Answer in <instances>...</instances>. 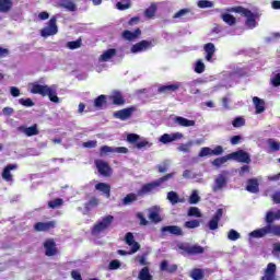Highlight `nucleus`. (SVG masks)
Instances as JSON below:
<instances>
[{
    "label": "nucleus",
    "mask_w": 280,
    "mask_h": 280,
    "mask_svg": "<svg viewBox=\"0 0 280 280\" xmlns=\"http://www.w3.org/2000/svg\"><path fill=\"white\" fill-rule=\"evenodd\" d=\"M276 220H280V210L268 211L265 217L266 225L250 232L249 237L261 238L266 237V235H275L276 237H280V225L275 224Z\"/></svg>",
    "instance_id": "nucleus-1"
},
{
    "label": "nucleus",
    "mask_w": 280,
    "mask_h": 280,
    "mask_svg": "<svg viewBox=\"0 0 280 280\" xmlns=\"http://www.w3.org/2000/svg\"><path fill=\"white\" fill-rule=\"evenodd\" d=\"M31 93L34 95H42L43 97H49L50 102H54L55 104L60 103V98L58 97V86L57 85H42L38 83H32L31 84Z\"/></svg>",
    "instance_id": "nucleus-2"
},
{
    "label": "nucleus",
    "mask_w": 280,
    "mask_h": 280,
    "mask_svg": "<svg viewBox=\"0 0 280 280\" xmlns=\"http://www.w3.org/2000/svg\"><path fill=\"white\" fill-rule=\"evenodd\" d=\"M173 176H176V173H168L164 175L163 177H160L151 183L144 184L141 189L138 190V196H148L150 194H153V191H156L163 183H167Z\"/></svg>",
    "instance_id": "nucleus-3"
},
{
    "label": "nucleus",
    "mask_w": 280,
    "mask_h": 280,
    "mask_svg": "<svg viewBox=\"0 0 280 280\" xmlns=\"http://www.w3.org/2000/svg\"><path fill=\"white\" fill-rule=\"evenodd\" d=\"M230 12H236V14L245 16V25L248 27V30H254V27H257V15H255V13H253L250 10L243 7H235L230 9Z\"/></svg>",
    "instance_id": "nucleus-4"
},
{
    "label": "nucleus",
    "mask_w": 280,
    "mask_h": 280,
    "mask_svg": "<svg viewBox=\"0 0 280 280\" xmlns=\"http://www.w3.org/2000/svg\"><path fill=\"white\" fill-rule=\"evenodd\" d=\"M196 84H202V81L194 80L188 83L176 82V83L168 84V85H161L158 89V91H159V93H175V91H177L179 89H183L185 86H189L191 89L192 86H196Z\"/></svg>",
    "instance_id": "nucleus-5"
},
{
    "label": "nucleus",
    "mask_w": 280,
    "mask_h": 280,
    "mask_svg": "<svg viewBox=\"0 0 280 280\" xmlns=\"http://www.w3.org/2000/svg\"><path fill=\"white\" fill-rule=\"evenodd\" d=\"M229 171H222L214 177V182L212 184L213 194H218V191H222L229 185Z\"/></svg>",
    "instance_id": "nucleus-6"
},
{
    "label": "nucleus",
    "mask_w": 280,
    "mask_h": 280,
    "mask_svg": "<svg viewBox=\"0 0 280 280\" xmlns=\"http://www.w3.org/2000/svg\"><path fill=\"white\" fill-rule=\"evenodd\" d=\"M113 220H115L114 215H106L101 221L96 222L92 229V235H100V233H104L106 229L110 228Z\"/></svg>",
    "instance_id": "nucleus-7"
},
{
    "label": "nucleus",
    "mask_w": 280,
    "mask_h": 280,
    "mask_svg": "<svg viewBox=\"0 0 280 280\" xmlns=\"http://www.w3.org/2000/svg\"><path fill=\"white\" fill-rule=\"evenodd\" d=\"M58 19L56 16H52L47 25L40 31V36L43 38H48V36H56L58 34Z\"/></svg>",
    "instance_id": "nucleus-8"
},
{
    "label": "nucleus",
    "mask_w": 280,
    "mask_h": 280,
    "mask_svg": "<svg viewBox=\"0 0 280 280\" xmlns=\"http://www.w3.org/2000/svg\"><path fill=\"white\" fill-rule=\"evenodd\" d=\"M128 154V148L126 147H108L103 145L100 149V156H107V154Z\"/></svg>",
    "instance_id": "nucleus-9"
},
{
    "label": "nucleus",
    "mask_w": 280,
    "mask_h": 280,
    "mask_svg": "<svg viewBox=\"0 0 280 280\" xmlns=\"http://www.w3.org/2000/svg\"><path fill=\"white\" fill-rule=\"evenodd\" d=\"M221 154H224V148L222 145H217L214 149L203 147L200 149L198 156L203 159V156H220Z\"/></svg>",
    "instance_id": "nucleus-10"
},
{
    "label": "nucleus",
    "mask_w": 280,
    "mask_h": 280,
    "mask_svg": "<svg viewBox=\"0 0 280 280\" xmlns=\"http://www.w3.org/2000/svg\"><path fill=\"white\" fill-rule=\"evenodd\" d=\"M94 163L101 176H105L106 178H108L109 176H113V168L110 167V165H108V162L104 160H95Z\"/></svg>",
    "instance_id": "nucleus-11"
},
{
    "label": "nucleus",
    "mask_w": 280,
    "mask_h": 280,
    "mask_svg": "<svg viewBox=\"0 0 280 280\" xmlns=\"http://www.w3.org/2000/svg\"><path fill=\"white\" fill-rule=\"evenodd\" d=\"M178 249L184 250L188 255H202V253H205V247H202L198 244H196V245L179 244Z\"/></svg>",
    "instance_id": "nucleus-12"
},
{
    "label": "nucleus",
    "mask_w": 280,
    "mask_h": 280,
    "mask_svg": "<svg viewBox=\"0 0 280 280\" xmlns=\"http://www.w3.org/2000/svg\"><path fill=\"white\" fill-rule=\"evenodd\" d=\"M229 158L233 161H237L238 163H250V154H248L244 150L233 152L229 154Z\"/></svg>",
    "instance_id": "nucleus-13"
},
{
    "label": "nucleus",
    "mask_w": 280,
    "mask_h": 280,
    "mask_svg": "<svg viewBox=\"0 0 280 280\" xmlns=\"http://www.w3.org/2000/svg\"><path fill=\"white\" fill-rule=\"evenodd\" d=\"M184 135L180 132L175 133H164L159 138L160 143L167 145V143H173V141H178L183 139Z\"/></svg>",
    "instance_id": "nucleus-14"
},
{
    "label": "nucleus",
    "mask_w": 280,
    "mask_h": 280,
    "mask_svg": "<svg viewBox=\"0 0 280 280\" xmlns=\"http://www.w3.org/2000/svg\"><path fill=\"white\" fill-rule=\"evenodd\" d=\"M137 110V107H128L125 109H120L118 112L114 113V117L116 119H120V121H126L127 119H130L132 117V114Z\"/></svg>",
    "instance_id": "nucleus-15"
},
{
    "label": "nucleus",
    "mask_w": 280,
    "mask_h": 280,
    "mask_svg": "<svg viewBox=\"0 0 280 280\" xmlns=\"http://www.w3.org/2000/svg\"><path fill=\"white\" fill-rule=\"evenodd\" d=\"M12 170H19V164H9L2 171V178L5 183H10L11 185L14 183V176L12 175Z\"/></svg>",
    "instance_id": "nucleus-16"
},
{
    "label": "nucleus",
    "mask_w": 280,
    "mask_h": 280,
    "mask_svg": "<svg viewBox=\"0 0 280 280\" xmlns=\"http://www.w3.org/2000/svg\"><path fill=\"white\" fill-rule=\"evenodd\" d=\"M222 215H224V209L219 208L208 223V228L210 229V231H217L218 224L220 220H222Z\"/></svg>",
    "instance_id": "nucleus-17"
},
{
    "label": "nucleus",
    "mask_w": 280,
    "mask_h": 280,
    "mask_svg": "<svg viewBox=\"0 0 280 280\" xmlns=\"http://www.w3.org/2000/svg\"><path fill=\"white\" fill-rule=\"evenodd\" d=\"M173 124H175V126H179L180 128H191L196 126V120H189L182 116H175L173 118Z\"/></svg>",
    "instance_id": "nucleus-18"
},
{
    "label": "nucleus",
    "mask_w": 280,
    "mask_h": 280,
    "mask_svg": "<svg viewBox=\"0 0 280 280\" xmlns=\"http://www.w3.org/2000/svg\"><path fill=\"white\" fill-rule=\"evenodd\" d=\"M277 277V265L269 262L265 269V273L261 277V280H275Z\"/></svg>",
    "instance_id": "nucleus-19"
},
{
    "label": "nucleus",
    "mask_w": 280,
    "mask_h": 280,
    "mask_svg": "<svg viewBox=\"0 0 280 280\" xmlns=\"http://www.w3.org/2000/svg\"><path fill=\"white\" fill-rule=\"evenodd\" d=\"M125 242L126 244H128V246H131V250L129 254H135L141 248V245H139V243L135 241V235L132 234V232L126 234Z\"/></svg>",
    "instance_id": "nucleus-20"
},
{
    "label": "nucleus",
    "mask_w": 280,
    "mask_h": 280,
    "mask_svg": "<svg viewBox=\"0 0 280 280\" xmlns=\"http://www.w3.org/2000/svg\"><path fill=\"white\" fill-rule=\"evenodd\" d=\"M150 47H152V42L142 40L131 47V54H141V51H147Z\"/></svg>",
    "instance_id": "nucleus-21"
},
{
    "label": "nucleus",
    "mask_w": 280,
    "mask_h": 280,
    "mask_svg": "<svg viewBox=\"0 0 280 280\" xmlns=\"http://www.w3.org/2000/svg\"><path fill=\"white\" fill-rule=\"evenodd\" d=\"M161 233L162 235H167V233H170V235L178 236L183 235V229H180L178 225H166L161 229Z\"/></svg>",
    "instance_id": "nucleus-22"
},
{
    "label": "nucleus",
    "mask_w": 280,
    "mask_h": 280,
    "mask_svg": "<svg viewBox=\"0 0 280 280\" xmlns=\"http://www.w3.org/2000/svg\"><path fill=\"white\" fill-rule=\"evenodd\" d=\"M56 228V221L48 222H37L34 225V230L37 232L51 231V229Z\"/></svg>",
    "instance_id": "nucleus-23"
},
{
    "label": "nucleus",
    "mask_w": 280,
    "mask_h": 280,
    "mask_svg": "<svg viewBox=\"0 0 280 280\" xmlns=\"http://www.w3.org/2000/svg\"><path fill=\"white\" fill-rule=\"evenodd\" d=\"M44 248L46 250L45 255L47 257H54V255H56V242L54 238L45 241Z\"/></svg>",
    "instance_id": "nucleus-24"
},
{
    "label": "nucleus",
    "mask_w": 280,
    "mask_h": 280,
    "mask_svg": "<svg viewBox=\"0 0 280 280\" xmlns=\"http://www.w3.org/2000/svg\"><path fill=\"white\" fill-rule=\"evenodd\" d=\"M203 51L206 54V60L208 62H213V56L215 54V45L213 43H208L203 46Z\"/></svg>",
    "instance_id": "nucleus-25"
},
{
    "label": "nucleus",
    "mask_w": 280,
    "mask_h": 280,
    "mask_svg": "<svg viewBox=\"0 0 280 280\" xmlns=\"http://www.w3.org/2000/svg\"><path fill=\"white\" fill-rule=\"evenodd\" d=\"M18 130H20V132H23L24 135H26V137H34L35 135H38V126L37 125H33L31 127H19Z\"/></svg>",
    "instance_id": "nucleus-26"
},
{
    "label": "nucleus",
    "mask_w": 280,
    "mask_h": 280,
    "mask_svg": "<svg viewBox=\"0 0 280 280\" xmlns=\"http://www.w3.org/2000/svg\"><path fill=\"white\" fill-rule=\"evenodd\" d=\"M114 56H117V50L115 48L107 49L100 56L98 62H108Z\"/></svg>",
    "instance_id": "nucleus-27"
},
{
    "label": "nucleus",
    "mask_w": 280,
    "mask_h": 280,
    "mask_svg": "<svg viewBox=\"0 0 280 280\" xmlns=\"http://www.w3.org/2000/svg\"><path fill=\"white\" fill-rule=\"evenodd\" d=\"M166 200H168V202H171L173 206L178 205L179 202H185V200L178 196V192L174 190L167 192Z\"/></svg>",
    "instance_id": "nucleus-28"
},
{
    "label": "nucleus",
    "mask_w": 280,
    "mask_h": 280,
    "mask_svg": "<svg viewBox=\"0 0 280 280\" xmlns=\"http://www.w3.org/2000/svg\"><path fill=\"white\" fill-rule=\"evenodd\" d=\"M253 102L256 108V114L257 115H261V113H264V110H266V102H264V100L254 96L253 97Z\"/></svg>",
    "instance_id": "nucleus-29"
},
{
    "label": "nucleus",
    "mask_w": 280,
    "mask_h": 280,
    "mask_svg": "<svg viewBox=\"0 0 280 280\" xmlns=\"http://www.w3.org/2000/svg\"><path fill=\"white\" fill-rule=\"evenodd\" d=\"M95 189L96 191H102L105 198H110V185L106 183H97Z\"/></svg>",
    "instance_id": "nucleus-30"
},
{
    "label": "nucleus",
    "mask_w": 280,
    "mask_h": 280,
    "mask_svg": "<svg viewBox=\"0 0 280 280\" xmlns=\"http://www.w3.org/2000/svg\"><path fill=\"white\" fill-rule=\"evenodd\" d=\"M246 189H247V191H249V194H258L259 182H257V179H255V178L248 179Z\"/></svg>",
    "instance_id": "nucleus-31"
},
{
    "label": "nucleus",
    "mask_w": 280,
    "mask_h": 280,
    "mask_svg": "<svg viewBox=\"0 0 280 280\" xmlns=\"http://www.w3.org/2000/svg\"><path fill=\"white\" fill-rule=\"evenodd\" d=\"M59 5L68 10V12H75L78 10V5L74 4L73 0H60Z\"/></svg>",
    "instance_id": "nucleus-32"
},
{
    "label": "nucleus",
    "mask_w": 280,
    "mask_h": 280,
    "mask_svg": "<svg viewBox=\"0 0 280 280\" xmlns=\"http://www.w3.org/2000/svg\"><path fill=\"white\" fill-rule=\"evenodd\" d=\"M14 2L12 0H0V12L8 14L12 10Z\"/></svg>",
    "instance_id": "nucleus-33"
},
{
    "label": "nucleus",
    "mask_w": 280,
    "mask_h": 280,
    "mask_svg": "<svg viewBox=\"0 0 280 280\" xmlns=\"http://www.w3.org/2000/svg\"><path fill=\"white\" fill-rule=\"evenodd\" d=\"M116 106H121L122 104H126V101L124 100V96L120 92H113V95L109 97Z\"/></svg>",
    "instance_id": "nucleus-34"
},
{
    "label": "nucleus",
    "mask_w": 280,
    "mask_h": 280,
    "mask_svg": "<svg viewBox=\"0 0 280 280\" xmlns=\"http://www.w3.org/2000/svg\"><path fill=\"white\" fill-rule=\"evenodd\" d=\"M140 34H141V30L140 28H137L135 32L125 31L122 33V38H125V40H135V38L140 36Z\"/></svg>",
    "instance_id": "nucleus-35"
},
{
    "label": "nucleus",
    "mask_w": 280,
    "mask_h": 280,
    "mask_svg": "<svg viewBox=\"0 0 280 280\" xmlns=\"http://www.w3.org/2000/svg\"><path fill=\"white\" fill-rule=\"evenodd\" d=\"M194 147V141H188L186 143H180L177 147V152H183L184 154H189L191 152V148Z\"/></svg>",
    "instance_id": "nucleus-36"
},
{
    "label": "nucleus",
    "mask_w": 280,
    "mask_h": 280,
    "mask_svg": "<svg viewBox=\"0 0 280 280\" xmlns=\"http://www.w3.org/2000/svg\"><path fill=\"white\" fill-rule=\"evenodd\" d=\"M139 280H152V275H150V268L143 267L139 275H138Z\"/></svg>",
    "instance_id": "nucleus-37"
},
{
    "label": "nucleus",
    "mask_w": 280,
    "mask_h": 280,
    "mask_svg": "<svg viewBox=\"0 0 280 280\" xmlns=\"http://www.w3.org/2000/svg\"><path fill=\"white\" fill-rule=\"evenodd\" d=\"M156 14V3H151V5L144 11V16L147 19H153Z\"/></svg>",
    "instance_id": "nucleus-38"
},
{
    "label": "nucleus",
    "mask_w": 280,
    "mask_h": 280,
    "mask_svg": "<svg viewBox=\"0 0 280 280\" xmlns=\"http://www.w3.org/2000/svg\"><path fill=\"white\" fill-rule=\"evenodd\" d=\"M62 205H65V200H62L61 198H57V199L48 201L49 209H58V208L62 207Z\"/></svg>",
    "instance_id": "nucleus-39"
},
{
    "label": "nucleus",
    "mask_w": 280,
    "mask_h": 280,
    "mask_svg": "<svg viewBox=\"0 0 280 280\" xmlns=\"http://www.w3.org/2000/svg\"><path fill=\"white\" fill-rule=\"evenodd\" d=\"M190 277L194 280H202L205 279V271H202V269H194L190 273Z\"/></svg>",
    "instance_id": "nucleus-40"
},
{
    "label": "nucleus",
    "mask_w": 280,
    "mask_h": 280,
    "mask_svg": "<svg viewBox=\"0 0 280 280\" xmlns=\"http://www.w3.org/2000/svg\"><path fill=\"white\" fill-rule=\"evenodd\" d=\"M231 160V158L228 155L222 156V158H217L213 162L212 165H214V167H222V165H224V163H226V161Z\"/></svg>",
    "instance_id": "nucleus-41"
},
{
    "label": "nucleus",
    "mask_w": 280,
    "mask_h": 280,
    "mask_svg": "<svg viewBox=\"0 0 280 280\" xmlns=\"http://www.w3.org/2000/svg\"><path fill=\"white\" fill-rule=\"evenodd\" d=\"M170 164H171L170 160L163 161L161 164L156 166L158 172H160V174H165V172L170 170Z\"/></svg>",
    "instance_id": "nucleus-42"
},
{
    "label": "nucleus",
    "mask_w": 280,
    "mask_h": 280,
    "mask_svg": "<svg viewBox=\"0 0 280 280\" xmlns=\"http://www.w3.org/2000/svg\"><path fill=\"white\" fill-rule=\"evenodd\" d=\"M100 206V199L93 197L92 199L89 200V202L85 203V209L88 211H91V209H95V207Z\"/></svg>",
    "instance_id": "nucleus-43"
},
{
    "label": "nucleus",
    "mask_w": 280,
    "mask_h": 280,
    "mask_svg": "<svg viewBox=\"0 0 280 280\" xmlns=\"http://www.w3.org/2000/svg\"><path fill=\"white\" fill-rule=\"evenodd\" d=\"M188 215L189 218H201L202 212H200V209L198 207H190L188 209Z\"/></svg>",
    "instance_id": "nucleus-44"
},
{
    "label": "nucleus",
    "mask_w": 280,
    "mask_h": 280,
    "mask_svg": "<svg viewBox=\"0 0 280 280\" xmlns=\"http://www.w3.org/2000/svg\"><path fill=\"white\" fill-rule=\"evenodd\" d=\"M137 194H128L124 199H122V205H132V202H137Z\"/></svg>",
    "instance_id": "nucleus-45"
},
{
    "label": "nucleus",
    "mask_w": 280,
    "mask_h": 280,
    "mask_svg": "<svg viewBox=\"0 0 280 280\" xmlns=\"http://www.w3.org/2000/svg\"><path fill=\"white\" fill-rule=\"evenodd\" d=\"M205 62L202 61V59H198L195 63V73H205Z\"/></svg>",
    "instance_id": "nucleus-46"
},
{
    "label": "nucleus",
    "mask_w": 280,
    "mask_h": 280,
    "mask_svg": "<svg viewBox=\"0 0 280 280\" xmlns=\"http://www.w3.org/2000/svg\"><path fill=\"white\" fill-rule=\"evenodd\" d=\"M106 104V95H100L94 100L95 108H102Z\"/></svg>",
    "instance_id": "nucleus-47"
},
{
    "label": "nucleus",
    "mask_w": 280,
    "mask_h": 280,
    "mask_svg": "<svg viewBox=\"0 0 280 280\" xmlns=\"http://www.w3.org/2000/svg\"><path fill=\"white\" fill-rule=\"evenodd\" d=\"M267 143L273 152H279L280 150V142H277L275 139H268Z\"/></svg>",
    "instance_id": "nucleus-48"
},
{
    "label": "nucleus",
    "mask_w": 280,
    "mask_h": 280,
    "mask_svg": "<svg viewBox=\"0 0 280 280\" xmlns=\"http://www.w3.org/2000/svg\"><path fill=\"white\" fill-rule=\"evenodd\" d=\"M66 47H68V49H80V47H82V39H77L74 42H68Z\"/></svg>",
    "instance_id": "nucleus-49"
},
{
    "label": "nucleus",
    "mask_w": 280,
    "mask_h": 280,
    "mask_svg": "<svg viewBox=\"0 0 280 280\" xmlns=\"http://www.w3.org/2000/svg\"><path fill=\"white\" fill-rule=\"evenodd\" d=\"M199 201H200V195H198V190H192V192L189 197V203L198 205Z\"/></svg>",
    "instance_id": "nucleus-50"
},
{
    "label": "nucleus",
    "mask_w": 280,
    "mask_h": 280,
    "mask_svg": "<svg viewBox=\"0 0 280 280\" xmlns=\"http://www.w3.org/2000/svg\"><path fill=\"white\" fill-rule=\"evenodd\" d=\"M183 178H188L190 180H194V179L198 178V174L194 173V171H191V170H185L183 172Z\"/></svg>",
    "instance_id": "nucleus-51"
},
{
    "label": "nucleus",
    "mask_w": 280,
    "mask_h": 280,
    "mask_svg": "<svg viewBox=\"0 0 280 280\" xmlns=\"http://www.w3.org/2000/svg\"><path fill=\"white\" fill-rule=\"evenodd\" d=\"M232 126L234 128H242V126H246V119H244L243 117H236L233 121H232Z\"/></svg>",
    "instance_id": "nucleus-52"
},
{
    "label": "nucleus",
    "mask_w": 280,
    "mask_h": 280,
    "mask_svg": "<svg viewBox=\"0 0 280 280\" xmlns=\"http://www.w3.org/2000/svg\"><path fill=\"white\" fill-rule=\"evenodd\" d=\"M149 220H151V222H154L155 224H159V222L162 221L161 215L156 211H150Z\"/></svg>",
    "instance_id": "nucleus-53"
},
{
    "label": "nucleus",
    "mask_w": 280,
    "mask_h": 280,
    "mask_svg": "<svg viewBox=\"0 0 280 280\" xmlns=\"http://www.w3.org/2000/svg\"><path fill=\"white\" fill-rule=\"evenodd\" d=\"M222 19H223L224 23H228V25H235V23H236L235 16H233L229 13L223 14Z\"/></svg>",
    "instance_id": "nucleus-54"
},
{
    "label": "nucleus",
    "mask_w": 280,
    "mask_h": 280,
    "mask_svg": "<svg viewBox=\"0 0 280 280\" xmlns=\"http://www.w3.org/2000/svg\"><path fill=\"white\" fill-rule=\"evenodd\" d=\"M184 226L186 229H198V226H200V221L198 220L186 221L184 223Z\"/></svg>",
    "instance_id": "nucleus-55"
},
{
    "label": "nucleus",
    "mask_w": 280,
    "mask_h": 280,
    "mask_svg": "<svg viewBox=\"0 0 280 280\" xmlns=\"http://www.w3.org/2000/svg\"><path fill=\"white\" fill-rule=\"evenodd\" d=\"M240 233L235 230H230V232L228 233V240H230L231 242H236V240H240Z\"/></svg>",
    "instance_id": "nucleus-56"
},
{
    "label": "nucleus",
    "mask_w": 280,
    "mask_h": 280,
    "mask_svg": "<svg viewBox=\"0 0 280 280\" xmlns=\"http://www.w3.org/2000/svg\"><path fill=\"white\" fill-rule=\"evenodd\" d=\"M19 104L26 108H32V106H34V101H32V98H20Z\"/></svg>",
    "instance_id": "nucleus-57"
},
{
    "label": "nucleus",
    "mask_w": 280,
    "mask_h": 280,
    "mask_svg": "<svg viewBox=\"0 0 280 280\" xmlns=\"http://www.w3.org/2000/svg\"><path fill=\"white\" fill-rule=\"evenodd\" d=\"M198 8L205 9V8H213V2L209 0H199L198 1Z\"/></svg>",
    "instance_id": "nucleus-58"
},
{
    "label": "nucleus",
    "mask_w": 280,
    "mask_h": 280,
    "mask_svg": "<svg viewBox=\"0 0 280 280\" xmlns=\"http://www.w3.org/2000/svg\"><path fill=\"white\" fill-rule=\"evenodd\" d=\"M119 268H121V261L118 259L112 260L109 262V270H119Z\"/></svg>",
    "instance_id": "nucleus-59"
},
{
    "label": "nucleus",
    "mask_w": 280,
    "mask_h": 280,
    "mask_svg": "<svg viewBox=\"0 0 280 280\" xmlns=\"http://www.w3.org/2000/svg\"><path fill=\"white\" fill-rule=\"evenodd\" d=\"M136 145L139 150H141V148H152V142L144 139L142 141L137 142Z\"/></svg>",
    "instance_id": "nucleus-60"
},
{
    "label": "nucleus",
    "mask_w": 280,
    "mask_h": 280,
    "mask_svg": "<svg viewBox=\"0 0 280 280\" xmlns=\"http://www.w3.org/2000/svg\"><path fill=\"white\" fill-rule=\"evenodd\" d=\"M117 10H129L130 2H118L116 4Z\"/></svg>",
    "instance_id": "nucleus-61"
},
{
    "label": "nucleus",
    "mask_w": 280,
    "mask_h": 280,
    "mask_svg": "<svg viewBox=\"0 0 280 280\" xmlns=\"http://www.w3.org/2000/svg\"><path fill=\"white\" fill-rule=\"evenodd\" d=\"M83 148H97V140H90L86 142H83Z\"/></svg>",
    "instance_id": "nucleus-62"
},
{
    "label": "nucleus",
    "mask_w": 280,
    "mask_h": 280,
    "mask_svg": "<svg viewBox=\"0 0 280 280\" xmlns=\"http://www.w3.org/2000/svg\"><path fill=\"white\" fill-rule=\"evenodd\" d=\"M271 199L273 200V202H275L276 205H280V190L273 192V194L271 195Z\"/></svg>",
    "instance_id": "nucleus-63"
},
{
    "label": "nucleus",
    "mask_w": 280,
    "mask_h": 280,
    "mask_svg": "<svg viewBox=\"0 0 280 280\" xmlns=\"http://www.w3.org/2000/svg\"><path fill=\"white\" fill-rule=\"evenodd\" d=\"M271 83L273 86H280V73H277L273 75V78H271Z\"/></svg>",
    "instance_id": "nucleus-64"
}]
</instances>
